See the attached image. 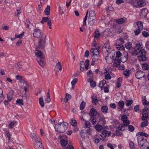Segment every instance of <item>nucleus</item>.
I'll return each instance as SVG.
<instances>
[{"label":"nucleus","mask_w":149,"mask_h":149,"mask_svg":"<svg viewBox=\"0 0 149 149\" xmlns=\"http://www.w3.org/2000/svg\"><path fill=\"white\" fill-rule=\"evenodd\" d=\"M99 52L97 48H92L91 50V55H99Z\"/></svg>","instance_id":"obj_16"},{"label":"nucleus","mask_w":149,"mask_h":149,"mask_svg":"<svg viewBox=\"0 0 149 149\" xmlns=\"http://www.w3.org/2000/svg\"><path fill=\"white\" fill-rule=\"evenodd\" d=\"M34 37L39 38L41 35L39 39L38 45L36 47V49H42L45 46L46 36L43 33H42L41 31L37 29H35L33 30V33Z\"/></svg>","instance_id":"obj_1"},{"label":"nucleus","mask_w":149,"mask_h":149,"mask_svg":"<svg viewBox=\"0 0 149 149\" xmlns=\"http://www.w3.org/2000/svg\"><path fill=\"white\" fill-rule=\"evenodd\" d=\"M141 31V30H140L139 29H136L134 31V32L135 34V35L136 36L138 35L139 34L140 32Z\"/></svg>","instance_id":"obj_63"},{"label":"nucleus","mask_w":149,"mask_h":149,"mask_svg":"<svg viewBox=\"0 0 149 149\" xmlns=\"http://www.w3.org/2000/svg\"><path fill=\"white\" fill-rule=\"evenodd\" d=\"M102 51L104 52H108L111 53V48L110 47L109 44L107 43L104 44L102 47Z\"/></svg>","instance_id":"obj_9"},{"label":"nucleus","mask_w":149,"mask_h":149,"mask_svg":"<svg viewBox=\"0 0 149 149\" xmlns=\"http://www.w3.org/2000/svg\"><path fill=\"white\" fill-rule=\"evenodd\" d=\"M125 22V20L123 18H120L116 20V22L119 24H122Z\"/></svg>","instance_id":"obj_35"},{"label":"nucleus","mask_w":149,"mask_h":149,"mask_svg":"<svg viewBox=\"0 0 149 149\" xmlns=\"http://www.w3.org/2000/svg\"><path fill=\"white\" fill-rule=\"evenodd\" d=\"M90 86L91 87H94L96 86V83L93 80H91L90 81Z\"/></svg>","instance_id":"obj_49"},{"label":"nucleus","mask_w":149,"mask_h":149,"mask_svg":"<svg viewBox=\"0 0 149 149\" xmlns=\"http://www.w3.org/2000/svg\"><path fill=\"white\" fill-rule=\"evenodd\" d=\"M77 80L78 79L77 78H75L71 82L72 86H74L75 85L77 82Z\"/></svg>","instance_id":"obj_54"},{"label":"nucleus","mask_w":149,"mask_h":149,"mask_svg":"<svg viewBox=\"0 0 149 149\" xmlns=\"http://www.w3.org/2000/svg\"><path fill=\"white\" fill-rule=\"evenodd\" d=\"M86 130V134H88L89 135H91L92 132L93 131V130L91 129H88L87 130Z\"/></svg>","instance_id":"obj_58"},{"label":"nucleus","mask_w":149,"mask_h":149,"mask_svg":"<svg viewBox=\"0 0 149 149\" xmlns=\"http://www.w3.org/2000/svg\"><path fill=\"white\" fill-rule=\"evenodd\" d=\"M102 134L103 136H102L104 137L103 138V139L104 140L105 139V137L107 136H109V135H110V133L106 130H104L102 131Z\"/></svg>","instance_id":"obj_20"},{"label":"nucleus","mask_w":149,"mask_h":149,"mask_svg":"<svg viewBox=\"0 0 149 149\" xmlns=\"http://www.w3.org/2000/svg\"><path fill=\"white\" fill-rule=\"evenodd\" d=\"M136 25L138 26V29L141 30H142L143 28V24L141 22L138 21L136 22Z\"/></svg>","instance_id":"obj_26"},{"label":"nucleus","mask_w":149,"mask_h":149,"mask_svg":"<svg viewBox=\"0 0 149 149\" xmlns=\"http://www.w3.org/2000/svg\"><path fill=\"white\" fill-rule=\"evenodd\" d=\"M88 19V24L91 26L93 25L95 21V19L94 18H90V17H89Z\"/></svg>","instance_id":"obj_23"},{"label":"nucleus","mask_w":149,"mask_h":149,"mask_svg":"<svg viewBox=\"0 0 149 149\" xmlns=\"http://www.w3.org/2000/svg\"><path fill=\"white\" fill-rule=\"evenodd\" d=\"M111 70L109 69L108 70H105V72H104V73H106L104 76V78L106 80L110 79L111 77L110 76V74H111Z\"/></svg>","instance_id":"obj_12"},{"label":"nucleus","mask_w":149,"mask_h":149,"mask_svg":"<svg viewBox=\"0 0 149 149\" xmlns=\"http://www.w3.org/2000/svg\"><path fill=\"white\" fill-rule=\"evenodd\" d=\"M24 35V32H23L22 33L19 35L15 34V38H20L22 37Z\"/></svg>","instance_id":"obj_61"},{"label":"nucleus","mask_w":149,"mask_h":149,"mask_svg":"<svg viewBox=\"0 0 149 149\" xmlns=\"http://www.w3.org/2000/svg\"><path fill=\"white\" fill-rule=\"evenodd\" d=\"M85 65V63L83 61H81L80 64V70L83 71L84 70V67Z\"/></svg>","instance_id":"obj_31"},{"label":"nucleus","mask_w":149,"mask_h":149,"mask_svg":"<svg viewBox=\"0 0 149 149\" xmlns=\"http://www.w3.org/2000/svg\"><path fill=\"white\" fill-rule=\"evenodd\" d=\"M92 99V102H99V100L97 99V96L95 95H93L91 97Z\"/></svg>","instance_id":"obj_25"},{"label":"nucleus","mask_w":149,"mask_h":149,"mask_svg":"<svg viewBox=\"0 0 149 149\" xmlns=\"http://www.w3.org/2000/svg\"><path fill=\"white\" fill-rule=\"evenodd\" d=\"M148 13V11L146 8H143L141 10L139 15L141 16H145Z\"/></svg>","instance_id":"obj_18"},{"label":"nucleus","mask_w":149,"mask_h":149,"mask_svg":"<svg viewBox=\"0 0 149 149\" xmlns=\"http://www.w3.org/2000/svg\"><path fill=\"white\" fill-rule=\"evenodd\" d=\"M92 61L91 63L92 65H94L97 63L98 60L99 59V55H92Z\"/></svg>","instance_id":"obj_10"},{"label":"nucleus","mask_w":149,"mask_h":149,"mask_svg":"<svg viewBox=\"0 0 149 149\" xmlns=\"http://www.w3.org/2000/svg\"><path fill=\"white\" fill-rule=\"evenodd\" d=\"M145 75V72L141 71H137L135 74L136 77V78L138 79H140L144 77Z\"/></svg>","instance_id":"obj_13"},{"label":"nucleus","mask_w":149,"mask_h":149,"mask_svg":"<svg viewBox=\"0 0 149 149\" xmlns=\"http://www.w3.org/2000/svg\"><path fill=\"white\" fill-rule=\"evenodd\" d=\"M91 123L93 125L95 124L97 122L96 120V118L94 117V116L91 117Z\"/></svg>","instance_id":"obj_48"},{"label":"nucleus","mask_w":149,"mask_h":149,"mask_svg":"<svg viewBox=\"0 0 149 149\" xmlns=\"http://www.w3.org/2000/svg\"><path fill=\"white\" fill-rule=\"evenodd\" d=\"M49 19V18L48 17H42V20L40 22L42 24H43L44 23L48 22Z\"/></svg>","instance_id":"obj_45"},{"label":"nucleus","mask_w":149,"mask_h":149,"mask_svg":"<svg viewBox=\"0 0 149 149\" xmlns=\"http://www.w3.org/2000/svg\"><path fill=\"white\" fill-rule=\"evenodd\" d=\"M85 103H81L80 105V109L81 110H83L85 107Z\"/></svg>","instance_id":"obj_64"},{"label":"nucleus","mask_w":149,"mask_h":149,"mask_svg":"<svg viewBox=\"0 0 149 149\" xmlns=\"http://www.w3.org/2000/svg\"><path fill=\"white\" fill-rule=\"evenodd\" d=\"M100 36V34L99 31H95L94 33V37L95 38H99Z\"/></svg>","instance_id":"obj_33"},{"label":"nucleus","mask_w":149,"mask_h":149,"mask_svg":"<svg viewBox=\"0 0 149 149\" xmlns=\"http://www.w3.org/2000/svg\"><path fill=\"white\" fill-rule=\"evenodd\" d=\"M101 90H103L105 92H109L108 88L106 86H104L101 88Z\"/></svg>","instance_id":"obj_62"},{"label":"nucleus","mask_w":149,"mask_h":149,"mask_svg":"<svg viewBox=\"0 0 149 149\" xmlns=\"http://www.w3.org/2000/svg\"><path fill=\"white\" fill-rule=\"evenodd\" d=\"M85 124L86 127L89 128L91 126V123L88 121H85Z\"/></svg>","instance_id":"obj_59"},{"label":"nucleus","mask_w":149,"mask_h":149,"mask_svg":"<svg viewBox=\"0 0 149 149\" xmlns=\"http://www.w3.org/2000/svg\"><path fill=\"white\" fill-rule=\"evenodd\" d=\"M97 122L98 123L103 125L105 124V118L103 116L100 115H99V120H97Z\"/></svg>","instance_id":"obj_15"},{"label":"nucleus","mask_w":149,"mask_h":149,"mask_svg":"<svg viewBox=\"0 0 149 149\" xmlns=\"http://www.w3.org/2000/svg\"><path fill=\"white\" fill-rule=\"evenodd\" d=\"M96 130L98 132L101 131L103 128L102 126L100 125H97L95 127Z\"/></svg>","instance_id":"obj_34"},{"label":"nucleus","mask_w":149,"mask_h":149,"mask_svg":"<svg viewBox=\"0 0 149 149\" xmlns=\"http://www.w3.org/2000/svg\"><path fill=\"white\" fill-rule=\"evenodd\" d=\"M95 15V11L93 10H91L89 12V17H90V18H94Z\"/></svg>","instance_id":"obj_37"},{"label":"nucleus","mask_w":149,"mask_h":149,"mask_svg":"<svg viewBox=\"0 0 149 149\" xmlns=\"http://www.w3.org/2000/svg\"><path fill=\"white\" fill-rule=\"evenodd\" d=\"M45 100L46 102H50L51 99L49 96V92L47 94L46 97L45 98Z\"/></svg>","instance_id":"obj_43"},{"label":"nucleus","mask_w":149,"mask_h":149,"mask_svg":"<svg viewBox=\"0 0 149 149\" xmlns=\"http://www.w3.org/2000/svg\"><path fill=\"white\" fill-rule=\"evenodd\" d=\"M70 124L73 126H76L77 125V123L76 120L73 118L72 119L70 120Z\"/></svg>","instance_id":"obj_30"},{"label":"nucleus","mask_w":149,"mask_h":149,"mask_svg":"<svg viewBox=\"0 0 149 149\" xmlns=\"http://www.w3.org/2000/svg\"><path fill=\"white\" fill-rule=\"evenodd\" d=\"M130 148L131 149H134L135 148L134 143L132 141L130 143Z\"/></svg>","instance_id":"obj_57"},{"label":"nucleus","mask_w":149,"mask_h":149,"mask_svg":"<svg viewBox=\"0 0 149 149\" xmlns=\"http://www.w3.org/2000/svg\"><path fill=\"white\" fill-rule=\"evenodd\" d=\"M37 56V60L39 64L42 67H44L45 65V59L41 51H38L35 54Z\"/></svg>","instance_id":"obj_5"},{"label":"nucleus","mask_w":149,"mask_h":149,"mask_svg":"<svg viewBox=\"0 0 149 149\" xmlns=\"http://www.w3.org/2000/svg\"><path fill=\"white\" fill-rule=\"evenodd\" d=\"M125 48L128 49H130L132 47V43L130 42H128L125 45Z\"/></svg>","instance_id":"obj_32"},{"label":"nucleus","mask_w":149,"mask_h":149,"mask_svg":"<svg viewBox=\"0 0 149 149\" xmlns=\"http://www.w3.org/2000/svg\"><path fill=\"white\" fill-rule=\"evenodd\" d=\"M106 81L104 80L101 81L99 83V86L100 87L102 88L104 87V85L106 84Z\"/></svg>","instance_id":"obj_39"},{"label":"nucleus","mask_w":149,"mask_h":149,"mask_svg":"<svg viewBox=\"0 0 149 149\" xmlns=\"http://www.w3.org/2000/svg\"><path fill=\"white\" fill-rule=\"evenodd\" d=\"M148 122L147 121H145L142 122L141 125V127H146L148 125Z\"/></svg>","instance_id":"obj_53"},{"label":"nucleus","mask_w":149,"mask_h":149,"mask_svg":"<svg viewBox=\"0 0 149 149\" xmlns=\"http://www.w3.org/2000/svg\"><path fill=\"white\" fill-rule=\"evenodd\" d=\"M142 43H139L137 44L135 47V49L131 53L132 55L135 56H137L140 61H144L146 60L145 55L146 52L145 50L142 49Z\"/></svg>","instance_id":"obj_2"},{"label":"nucleus","mask_w":149,"mask_h":149,"mask_svg":"<svg viewBox=\"0 0 149 149\" xmlns=\"http://www.w3.org/2000/svg\"><path fill=\"white\" fill-rule=\"evenodd\" d=\"M87 75L88 77L90 78V79H91L94 77V75L91 70H89L87 73Z\"/></svg>","instance_id":"obj_29"},{"label":"nucleus","mask_w":149,"mask_h":149,"mask_svg":"<svg viewBox=\"0 0 149 149\" xmlns=\"http://www.w3.org/2000/svg\"><path fill=\"white\" fill-rule=\"evenodd\" d=\"M108 109V108L107 106H103L101 108L102 111L104 113H106Z\"/></svg>","instance_id":"obj_52"},{"label":"nucleus","mask_w":149,"mask_h":149,"mask_svg":"<svg viewBox=\"0 0 149 149\" xmlns=\"http://www.w3.org/2000/svg\"><path fill=\"white\" fill-rule=\"evenodd\" d=\"M137 141L138 144L140 145L141 147H142L144 146V143H142V142H146L147 141L146 139L142 136H139L138 137Z\"/></svg>","instance_id":"obj_11"},{"label":"nucleus","mask_w":149,"mask_h":149,"mask_svg":"<svg viewBox=\"0 0 149 149\" xmlns=\"http://www.w3.org/2000/svg\"><path fill=\"white\" fill-rule=\"evenodd\" d=\"M142 35L145 37H148L149 36L148 33L145 31H143L142 32Z\"/></svg>","instance_id":"obj_55"},{"label":"nucleus","mask_w":149,"mask_h":149,"mask_svg":"<svg viewBox=\"0 0 149 149\" xmlns=\"http://www.w3.org/2000/svg\"><path fill=\"white\" fill-rule=\"evenodd\" d=\"M128 130L129 131L132 132L134 131V128L133 126L132 125H128Z\"/></svg>","instance_id":"obj_50"},{"label":"nucleus","mask_w":149,"mask_h":149,"mask_svg":"<svg viewBox=\"0 0 149 149\" xmlns=\"http://www.w3.org/2000/svg\"><path fill=\"white\" fill-rule=\"evenodd\" d=\"M86 130H82L81 132V136L82 138L84 139L87 136Z\"/></svg>","instance_id":"obj_27"},{"label":"nucleus","mask_w":149,"mask_h":149,"mask_svg":"<svg viewBox=\"0 0 149 149\" xmlns=\"http://www.w3.org/2000/svg\"><path fill=\"white\" fill-rule=\"evenodd\" d=\"M88 10L87 11L86 13V16L84 17V20L83 24V26H86V20H87V15H88Z\"/></svg>","instance_id":"obj_47"},{"label":"nucleus","mask_w":149,"mask_h":149,"mask_svg":"<svg viewBox=\"0 0 149 149\" xmlns=\"http://www.w3.org/2000/svg\"><path fill=\"white\" fill-rule=\"evenodd\" d=\"M68 125V123H60L55 124L54 127L56 131L63 133L67 130Z\"/></svg>","instance_id":"obj_4"},{"label":"nucleus","mask_w":149,"mask_h":149,"mask_svg":"<svg viewBox=\"0 0 149 149\" xmlns=\"http://www.w3.org/2000/svg\"><path fill=\"white\" fill-rule=\"evenodd\" d=\"M13 92L12 91L9 92L7 95V99L8 100V101L5 100L4 101L5 102H8V101L10 102V101L13 100Z\"/></svg>","instance_id":"obj_14"},{"label":"nucleus","mask_w":149,"mask_h":149,"mask_svg":"<svg viewBox=\"0 0 149 149\" xmlns=\"http://www.w3.org/2000/svg\"><path fill=\"white\" fill-rule=\"evenodd\" d=\"M31 137L34 143V147L36 149H44L40 139L36 133H31Z\"/></svg>","instance_id":"obj_3"},{"label":"nucleus","mask_w":149,"mask_h":149,"mask_svg":"<svg viewBox=\"0 0 149 149\" xmlns=\"http://www.w3.org/2000/svg\"><path fill=\"white\" fill-rule=\"evenodd\" d=\"M55 67L56 68L58 69L59 70H61L62 69V67L61 65V63L60 62H58L57 65H56Z\"/></svg>","instance_id":"obj_51"},{"label":"nucleus","mask_w":149,"mask_h":149,"mask_svg":"<svg viewBox=\"0 0 149 149\" xmlns=\"http://www.w3.org/2000/svg\"><path fill=\"white\" fill-rule=\"evenodd\" d=\"M71 95L68 93H66L65 97L64 99V101L65 102H67L68 100L71 98Z\"/></svg>","instance_id":"obj_38"},{"label":"nucleus","mask_w":149,"mask_h":149,"mask_svg":"<svg viewBox=\"0 0 149 149\" xmlns=\"http://www.w3.org/2000/svg\"><path fill=\"white\" fill-rule=\"evenodd\" d=\"M113 126L116 129H118L119 130H121L122 131H124L125 129L124 128H123L121 127V124L118 122L116 120H114L113 122H112Z\"/></svg>","instance_id":"obj_8"},{"label":"nucleus","mask_w":149,"mask_h":149,"mask_svg":"<svg viewBox=\"0 0 149 149\" xmlns=\"http://www.w3.org/2000/svg\"><path fill=\"white\" fill-rule=\"evenodd\" d=\"M122 120L123 121V125L121 127L125 129V127L130 124L129 121L128 120L127 117L125 115H123L121 117Z\"/></svg>","instance_id":"obj_7"},{"label":"nucleus","mask_w":149,"mask_h":149,"mask_svg":"<svg viewBox=\"0 0 149 149\" xmlns=\"http://www.w3.org/2000/svg\"><path fill=\"white\" fill-rule=\"evenodd\" d=\"M136 3L138 6L139 7L144 6L146 5L145 2L143 0L138 1Z\"/></svg>","instance_id":"obj_22"},{"label":"nucleus","mask_w":149,"mask_h":149,"mask_svg":"<svg viewBox=\"0 0 149 149\" xmlns=\"http://www.w3.org/2000/svg\"><path fill=\"white\" fill-rule=\"evenodd\" d=\"M122 79V78L121 77H119L118 79L116 84V86L117 88H119L120 86Z\"/></svg>","instance_id":"obj_36"},{"label":"nucleus","mask_w":149,"mask_h":149,"mask_svg":"<svg viewBox=\"0 0 149 149\" xmlns=\"http://www.w3.org/2000/svg\"><path fill=\"white\" fill-rule=\"evenodd\" d=\"M115 45L117 49L118 50H122L125 49L124 46L121 44H116Z\"/></svg>","instance_id":"obj_24"},{"label":"nucleus","mask_w":149,"mask_h":149,"mask_svg":"<svg viewBox=\"0 0 149 149\" xmlns=\"http://www.w3.org/2000/svg\"><path fill=\"white\" fill-rule=\"evenodd\" d=\"M122 56V54L119 51H117L116 52V58L115 59L114 63L113 64V67H117L119 65L120 63V61L119 58Z\"/></svg>","instance_id":"obj_6"},{"label":"nucleus","mask_w":149,"mask_h":149,"mask_svg":"<svg viewBox=\"0 0 149 149\" xmlns=\"http://www.w3.org/2000/svg\"><path fill=\"white\" fill-rule=\"evenodd\" d=\"M17 122L16 121H11L9 123L8 127L10 128H13L14 126L17 125Z\"/></svg>","instance_id":"obj_21"},{"label":"nucleus","mask_w":149,"mask_h":149,"mask_svg":"<svg viewBox=\"0 0 149 149\" xmlns=\"http://www.w3.org/2000/svg\"><path fill=\"white\" fill-rule=\"evenodd\" d=\"M142 68L144 70H146L148 69L149 67L147 63H143L142 65Z\"/></svg>","instance_id":"obj_44"},{"label":"nucleus","mask_w":149,"mask_h":149,"mask_svg":"<svg viewBox=\"0 0 149 149\" xmlns=\"http://www.w3.org/2000/svg\"><path fill=\"white\" fill-rule=\"evenodd\" d=\"M25 25L27 26V28H29L30 26L31 25V24L29 20H26L25 22Z\"/></svg>","instance_id":"obj_56"},{"label":"nucleus","mask_w":149,"mask_h":149,"mask_svg":"<svg viewBox=\"0 0 149 149\" xmlns=\"http://www.w3.org/2000/svg\"><path fill=\"white\" fill-rule=\"evenodd\" d=\"M148 117V114L146 113H143L142 116V120H146Z\"/></svg>","instance_id":"obj_41"},{"label":"nucleus","mask_w":149,"mask_h":149,"mask_svg":"<svg viewBox=\"0 0 149 149\" xmlns=\"http://www.w3.org/2000/svg\"><path fill=\"white\" fill-rule=\"evenodd\" d=\"M123 74L126 76H129L130 74V71L128 69H126V70L123 72Z\"/></svg>","instance_id":"obj_42"},{"label":"nucleus","mask_w":149,"mask_h":149,"mask_svg":"<svg viewBox=\"0 0 149 149\" xmlns=\"http://www.w3.org/2000/svg\"><path fill=\"white\" fill-rule=\"evenodd\" d=\"M3 131L4 132H5V133L6 136L8 137V139L9 140H10V134L9 132L7 131V129H3Z\"/></svg>","instance_id":"obj_46"},{"label":"nucleus","mask_w":149,"mask_h":149,"mask_svg":"<svg viewBox=\"0 0 149 149\" xmlns=\"http://www.w3.org/2000/svg\"><path fill=\"white\" fill-rule=\"evenodd\" d=\"M61 145L64 146H65L68 144L67 141L64 139H61Z\"/></svg>","instance_id":"obj_40"},{"label":"nucleus","mask_w":149,"mask_h":149,"mask_svg":"<svg viewBox=\"0 0 149 149\" xmlns=\"http://www.w3.org/2000/svg\"><path fill=\"white\" fill-rule=\"evenodd\" d=\"M50 7L49 5H47V7L45 10V14L46 15H49L50 14Z\"/></svg>","instance_id":"obj_28"},{"label":"nucleus","mask_w":149,"mask_h":149,"mask_svg":"<svg viewBox=\"0 0 149 149\" xmlns=\"http://www.w3.org/2000/svg\"><path fill=\"white\" fill-rule=\"evenodd\" d=\"M115 31L116 33L119 34L122 32L123 29L120 27L117 29H116Z\"/></svg>","instance_id":"obj_60"},{"label":"nucleus","mask_w":149,"mask_h":149,"mask_svg":"<svg viewBox=\"0 0 149 149\" xmlns=\"http://www.w3.org/2000/svg\"><path fill=\"white\" fill-rule=\"evenodd\" d=\"M112 55L111 53H109L107 56L106 57V61L109 64L112 63Z\"/></svg>","instance_id":"obj_17"},{"label":"nucleus","mask_w":149,"mask_h":149,"mask_svg":"<svg viewBox=\"0 0 149 149\" xmlns=\"http://www.w3.org/2000/svg\"><path fill=\"white\" fill-rule=\"evenodd\" d=\"M97 113L96 111L94 108H92L91 109L89 113L90 116H95Z\"/></svg>","instance_id":"obj_19"}]
</instances>
